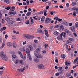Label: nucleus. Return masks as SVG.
I'll list each match as a JSON object with an SVG mask.
<instances>
[{"label":"nucleus","mask_w":78,"mask_h":78,"mask_svg":"<svg viewBox=\"0 0 78 78\" xmlns=\"http://www.w3.org/2000/svg\"><path fill=\"white\" fill-rule=\"evenodd\" d=\"M4 53L3 51H2L0 53V56L4 61H7L8 59V58L6 55H3Z\"/></svg>","instance_id":"obj_1"},{"label":"nucleus","mask_w":78,"mask_h":78,"mask_svg":"<svg viewBox=\"0 0 78 78\" xmlns=\"http://www.w3.org/2000/svg\"><path fill=\"white\" fill-rule=\"evenodd\" d=\"M23 37L27 39H32L34 38V36L28 34L24 35H23Z\"/></svg>","instance_id":"obj_2"},{"label":"nucleus","mask_w":78,"mask_h":78,"mask_svg":"<svg viewBox=\"0 0 78 78\" xmlns=\"http://www.w3.org/2000/svg\"><path fill=\"white\" fill-rule=\"evenodd\" d=\"M26 53L27 54L28 58L29 60L30 61H31L32 60V57H31V55H30V50L28 48H27L26 49Z\"/></svg>","instance_id":"obj_3"},{"label":"nucleus","mask_w":78,"mask_h":78,"mask_svg":"<svg viewBox=\"0 0 78 78\" xmlns=\"http://www.w3.org/2000/svg\"><path fill=\"white\" fill-rule=\"evenodd\" d=\"M72 10H74V11H77L76 12H73V15L74 16H76V13H77V14H78V7H73L72 8Z\"/></svg>","instance_id":"obj_4"},{"label":"nucleus","mask_w":78,"mask_h":78,"mask_svg":"<svg viewBox=\"0 0 78 78\" xmlns=\"http://www.w3.org/2000/svg\"><path fill=\"white\" fill-rule=\"evenodd\" d=\"M51 19L48 18H47L45 20V23L46 24H48L51 22Z\"/></svg>","instance_id":"obj_5"},{"label":"nucleus","mask_w":78,"mask_h":78,"mask_svg":"<svg viewBox=\"0 0 78 78\" xmlns=\"http://www.w3.org/2000/svg\"><path fill=\"white\" fill-rule=\"evenodd\" d=\"M63 34H64V33L62 32L60 34L59 36L57 38L58 40H62V39Z\"/></svg>","instance_id":"obj_6"},{"label":"nucleus","mask_w":78,"mask_h":78,"mask_svg":"<svg viewBox=\"0 0 78 78\" xmlns=\"http://www.w3.org/2000/svg\"><path fill=\"white\" fill-rule=\"evenodd\" d=\"M59 69H58V73L59 74H61L62 72H63V70H62V67H59Z\"/></svg>","instance_id":"obj_7"},{"label":"nucleus","mask_w":78,"mask_h":78,"mask_svg":"<svg viewBox=\"0 0 78 78\" xmlns=\"http://www.w3.org/2000/svg\"><path fill=\"white\" fill-rule=\"evenodd\" d=\"M14 22H15V21L14 20H9V26H12L13 25Z\"/></svg>","instance_id":"obj_8"},{"label":"nucleus","mask_w":78,"mask_h":78,"mask_svg":"<svg viewBox=\"0 0 78 78\" xmlns=\"http://www.w3.org/2000/svg\"><path fill=\"white\" fill-rule=\"evenodd\" d=\"M25 70V68L24 67L23 68H20L18 69V71L20 72H24V70Z\"/></svg>","instance_id":"obj_9"},{"label":"nucleus","mask_w":78,"mask_h":78,"mask_svg":"<svg viewBox=\"0 0 78 78\" xmlns=\"http://www.w3.org/2000/svg\"><path fill=\"white\" fill-rule=\"evenodd\" d=\"M38 68L39 69H44V66L42 64H41L39 65L38 66Z\"/></svg>","instance_id":"obj_10"},{"label":"nucleus","mask_w":78,"mask_h":78,"mask_svg":"<svg viewBox=\"0 0 78 78\" xmlns=\"http://www.w3.org/2000/svg\"><path fill=\"white\" fill-rule=\"evenodd\" d=\"M4 1L5 3H6V4H10V3H11L10 0H4Z\"/></svg>","instance_id":"obj_11"},{"label":"nucleus","mask_w":78,"mask_h":78,"mask_svg":"<svg viewBox=\"0 0 78 78\" xmlns=\"http://www.w3.org/2000/svg\"><path fill=\"white\" fill-rule=\"evenodd\" d=\"M44 31L45 32V36H46L47 37H48V30L47 29H45Z\"/></svg>","instance_id":"obj_12"},{"label":"nucleus","mask_w":78,"mask_h":78,"mask_svg":"<svg viewBox=\"0 0 78 78\" xmlns=\"http://www.w3.org/2000/svg\"><path fill=\"white\" fill-rule=\"evenodd\" d=\"M70 29L73 32H74V31H75V27L74 26H72L70 27Z\"/></svg>","instance_id":"obj_13"},{"label":"nucleus","mask_w":78,"mask_h":78,"mask_svg":"<svg viewBox=\"0 0 78 78\" xmlns=\"http://www.w3.org/2000/svg\"><path fill=\"white\" fill-rule=\"evenodd\" d=\"M6 29V27H4L0 29V31L1 32H2V31H3L4 30H5Z\"/></svg>","instance_id":"obj_14"},{"label":"nucleus","mask_w":78,"mask_h":78,"mask_svg":"<svg viewBox=\"0 0 78 78\" xmlns=\"http://www.w3.org/2000/svg\"><path fill=\"white\" fill-rule=\"evenodd\" d=\"M41 48H37L36 49V53H39V51H41Z\"/></svg>","instance_id":"obj_15"},{"label":"nucleus","mask_w":78,"mask_h":78,"mask_svg":"<svg viewBox=\"0 0 78 78\" xmlns=\"http://www.w3.org/2000/svg\"><path fill=\"white\" fill-rule=\"evenodd\" d=\"M30 20H30L31 23V25H33V24H34V21H33V19L31 17H30Z\"/></svg>","instance_id":"obj_16"},{"label":"nucleus","mask_w":78,"mask_h":78,"mask_svg":"<svg viewBox=\"0 0 78 78\" xmlns=\"http://www.w3.org/2000/svg\"><path fill=\"white\" fill-rule=\"evenodd\" d=\"M59 27L60 28V30H63L64 28V26L62 25H61Z\"/></svg>","instance_id":"obj_17"},{"label":"nucleus","mask_w":78,"mask_h":78,"mask_svg":"<svg viewBox=\"0 0 78 78\" xmlns=\"http://www.w3.org/2000/svg\"><path fill=\"white\" fill-rule=\"evenodd\" d=\"M70 63V62L69 61H66L65 62V65L66 66H69Z\"/></svg>","instance_id":"obj_18"},{"label":"nucleus","mask_w":78,"mask_h":78,"mask_svg":"<svg viewBox=\"0 0 78 78\" xmlns=\"http://www.w3.org/2000/svg\"><path fill=\"white\" fill-rule=\"evenodd\" d=\"M59 33L56 31H55L54 33H53V34L55 35V36H57V35H58L59 34Z\"/></svg>","instance_id":"obj_19"},{"label":"nucleus","mask_w":78,"mask_h":78,"mask_svg":"<svg viewBox=\"0 0 78 78\" xmlns=\"http://www.w3.org/2000/svg\"><path fill=\"white\" fill-rule=\"evenodd\" d=\"M7 46H8L9 47H11V46H12V43L10 42H8L7 43Z\"/></svg>","instance_id":"obj_20"},{"label":"nucleus","mask_w":78,"mask_h":78,"mask_svg":"<svg viewBox=\"0 0 78 78\" xmlns=\"http://www.w3.org/2000/svg\"><path fill=\"white\" fill-rule=\"evenodd\" d=\"M37 31L38 33H42V31L41 29H38L37 30Z\"/></svg>","instance_id":"obj_21"},{"label":"nucleus","mask_w":78,"mask_h":78,"mask_svg":"<svg viewBox=\"0 0 78 78\" xmlns=\"http://www.w3.org/2000/svg\"><path fill=\"white\" fill-rule=\"evenodd\" d=\"M28 48H29L30 51H33V46L31 45L28 46Z\"/></svg>","instance_id":"obj_22"},{"label":"nucleus","mask_w":78,"mask_h":78,"mask_svg":"<svg viewBox=\"0 0 78 78\" xmlns=\"http://www.w3.org/2000/svg\"><path fill=\"white\" fill-rule=\"evenodd\" d=\"M13 47L15 48H16V47H17V44H16L15 41H14L13 42Z\"/></svg>","instance_id":"obj_23"},{"label":"nucleus","mask_w":78,"mask_h":78,"mask_svg":"<svg viewBox=\"0 0 78 78\" xmlns=\"http://www.w3.org/2000/svg\"><path fill=\"white\" fill-rule=\"evenodd\" d=\"M65 32L68 33V34H70V31L69 30H67V29H66L65 30Z\"/></svg>","instance_id":"obj_24"},{"label":"nucleus","mask_w":78,"mask_h":78,"mask_svg":"<svg viewBox=\"0 0 78 78\" xmlns=\"http://www.w3.org/2000/svg\"><path fill=\"white\" fill-rule=\"evenodd\" d=\"M15 8L14 6H12V9H11L10 11L11 12H12V11H14Z\"/></svg>","instance_id":"obj_25"},{"label":"nucleus","mask_w":78,"mask_h":78,"mask_svg":"<svg viewBox=\"0 0 78 78\" xmlns=\"http://www.w3.org/2000/svg\"><path fill=\"white\" fill-rule=\"evenodd\" d=\"M31 14V12H29L27 13L26 15L27 16H30Z\"/></svg>","instance_id":"obj_26"},{"label":"nucleus","mask_w":78,"mask_h":78,"mask_svg":"<svg viewBox=\"0 0 78 78\" xmlns=\"http://www.w3.org/2000/svg\"><path fill=\"white\" fill-rule=\"evenodd\" d=\"M16 57V55H12V59H14V58Z\"/></svg>","instance_id":"obj_27"},{"label":"nucleus","mask_w":78,"mask_h":78,"mask_svg":"<svg viewBox=\"0 0 78 78\" xmlns=\"http://www.w3.org/2000/svg\"><path fill=\"white\" fill-rule=\"evenodd\" d=\"M5 9H6L7 10H9L10 9H11V7L9 6L8 7H5Z\"/></svg>","instance_id":"obj_28"},{"label":"nucleus","mask_w":78,"mask_h":78,"mask_svg":"<svg viewBox=\"0 0 78 78\" xmlns=\"http://www.w3.org/2000/svg\"><path fill=\"white\" fill-rule=\"evenodd\" d=\"M21 58H23V59L24 60L25 59H26V56H23V55H22L21 56Z\"/></svg>","instance_id":"obj_29"},{"label":"nucleus","mask_w":78,"mask_h":78,"mask_svg":"<svg viewBox=\"0 0 78 78\" xmlns=\"http://www.w3.org/2000/svg\"><path fill=\"white\" fill-rule=\"evenodd\" d=\"M64 25L66 26H69V23L67 22H65Z\"/></svg>","instance_id":"obj_30"},{"label":"nucleus","mask_w":78,"mask_h":78,"mask_svg":"<svg viewBox=\"0 0 78 78\" xmlns=\"http://www.w3.org/2000/svg\"><path fill=\"white\" fill-rule=\"evenodd\" d=\"M75 27L76 28H78V22H77L75 25Z\"/></svg>","instance_id":"obj_31"},{"label":"nucleus","mask_w":78,"mask_h":78,"mask_svg":"<svg viewBox=\"0 0 78 78\" xmlns=\"http://www.w3.org/2000/svg\"><path fill=\"white\" fill-rule=\"evenodd\" d=\"M65 56H66L65 55L62 54L61 56V58H63V59H64L65 58Z\"/></svg>","instance_id":"obj_32"},{"label":"nucleus","mask_w":78,"mask_h":78,"mask_svg":"<svg viewBox=\"0 0 78 78\" xmlns=\"http://www.w3.org/2000/svg\"><path fill=\"white\" fill-rule=\"evenodd\" d=\"M16 14V12L15 11L10 12V14H13V15H15Z\"/></svg>","instance_id":"obj_33"},{"label":"nucleus","mask_w":78,"mask_h":78,"mask_svg":"<svg viewBox=\"0 0 78 78\" xmlns=\"http://www.w3.org/2000/svg\"><path fill=\"white\" fill-rule=\"evenodd\" d=\"M44 56L42 55H38V58H42Z\"/></svg>","instance_id":"obj_34"},{"label":"nucleus","mask_w":78,"mask_h":78,"mask_svg":"<svg viewBox=\"0 0 78 78\" xmlns=\"http://www.w3.org/2000/svg\"><path fill=\"white\" fill-rule=\"evenodd\" d=\"M76 5V2H73L72 3L71 5L72 6H75Z\"/></svg>","instance_id":"obj_35"},{"label":"nucleus","mask_w":78,"mask_h":78,"mask_svg":"<svg viewBox=\"0 0 78 78\" xmlns=\"http://www.w3.org/2000/svg\"><path fill=\"white\" fill-rule=\"evenodd\" d=\"M20 62L21 64H23V61L22 60H20Z\"/></svg>","instance_id":"obj_36"},{"label":"nucleus","mask_w":78,"mask_h":78,"mask_svg":"<svg viewBox=\"0 0 78 78\" xmlns=\"http://www.w3.org/2000/svg\"><path fill=\"white\" fill-rule=\"evenodd\" d=\"M5 20H6V21H8V20H9L10 19H9V18L8 17H6L5 18Z\"/></svg>","instance_id":"obj_37"},{"label":"nucleus","mask_w":78,"mask_h":78,"mask_svg":"<svg viewBox=\"0 0 78 78\" xmlns=\"http://www.w3.org/2000/svg\"><path fill=\"white\" fill-rule=\"evenodd\" d=\"M59 19V18L58 17H55L54 18V20H58V19Z\"/></svg>","instance_id":"obj_38"},{"label":"nucleus","mask_w":78,"mask_h":78,"mask_svg":"<svg viewBox=\"0 0 78 78\" xmlns=\"http://www.w3.org/2000/svg\"><path fill=\"white\" fill-rule=\"evenodd\" d=\"M45 46V50H46L47 48V47H48V44H45L44 45Z\"/></svg>","instance_id":"obj_39"},{"label":"nucleus","mask_w":78,"mask_h":78,"mask_svg":"<svg viewBox=\"0 0 78 78\" xmlns=\"http://www.w3.org/2000/svg\"><path fill=\"white\" fill-rule=\"evenodd\" d=\"M66 44H68V43H71V41L69 40H68L66 41Z\"/></svg>","instance_id":"obj_40"},{"label":"nucleus","mask_w":78,"mask_h":78,"mask_svg":"<svg viewBox=\"0 0 78 78\" xmlns=\"http://www.w3.org/2000/svg\"><path fill=\"white\" fill-rule=\"evenodd\" d=\"M60 26L59 25H57L54 27V28H59V27Z\"/></svg>","instance_id":"obj_41"},{"label":"nucleus","mask_w":78,"mask_h":78,"mask_svg":"<svg viewBox=\"0 0 78 78\" xmlns=\"http://www.w3.org/2000/svg\"><path fill=\"white\" fill-rule=\"evenodd\" d=\"M21 51H25V48H23L21 49Z\"/></svg>","instance_id":"obj_42"},{"label":"nucleus","mask_w":78,"mask_h":78,"mask_svg":"<svg viewBox=\"0 0 78 78\" xmlns=\"http://www.w3.org/2000/svg\"><path fill=\"white\" fill-rule=\"evenodd\" d=\"M26 24H30V23H29V20H28L27 21H26L25 22Z\"/></svg>","instance_id":"obj_43"},{"label":"nucleus","mask_w":78,"mask_h":78,"mask_svg":"<svg viewBox=\"0 0 78 78\" xmlns=\"http://www.w3.org/2000/svg\"><path fill=\"white\" fill-rule=\"evenodd\" d=\"M18 53L19 55H20V56H22V54L21 51H18Z\"/></svg>","instance_id":"obj_44"},{"label":"nucleus","mask_w":78,"mask_h":78,"mask_svg":"<svg viewBox=\"0 0 78 78\" xmlns=\"http://www.w3.org/2000/svg\"><path fill=\"white\" fill-rule=\"evenodd\" d=\"M12 39H16V36H13L12 37Z\"/></svg>","instance_id":"obj_45"},{"label":"nucleus","mask_w":78,"mask_h":78,"mask_svg":"<svg viewBox=\"0 0 78 78\" xmlns=\"http://www.w3.org/2000/svg\"><path fill=\"white\" fill-rule=\"evenodd\" d=\"M35 62H39V59L38 58H35L34 59Z\"/></svg>","instance_id":"obj_46"},{"label":"nucleus","mask_w":78,"mask_h":78,"mask_svg":"<svg viewBox=\"0 0 78 78\" xmlns=\"http://www.w3.org/2000/svg\"><path fill=\"white\" fill-rule=\"evenodd\" d=\"M78 57H76V58L75 60L74 61V62H76V61H77V60H78Z\"/></svg>","instance_id":"obj_47"},{"label":"nucleus","mask_w":78,"mask_h":78,"mask_svg":"<svg viewBox=\"0 0 78 78\" xmlns=\"http://www.w3.org/2000/svg\"><path fill=\"white\" fill-rule=\"evenodd\" d=\"M33 45V47H36V44H34Z\"/></svg>","instance_id":"obj_48"},{"label":"nucleus","mask_w":78,"mask_h":78,"mask_svg":"<svg viewBox=\"0 0 78 78\" xmlns=\"http://www.w3.org/2000/svg\"><path fill=\"white\" fill-rule=\"evenodd\" d=\"M66 75L68 77H69L70 76V73L66 74Z\"/></svg>","instance_id":"obj_49"},{"label":"nucleus","mask_w":78,"mask_h":78,"mask_svg":"<svg viewBox=\"0 0 78 78\" xmlns=\"http://www.w3.org/2000/svg\"><path fill=\"white\" fill-rule=\"evenodd\" d=\"M16 20L18 21H20V19L19 18H16Z\"/></svg>","instance_id":"obj_50"},{"label":"nucleus","mask_w":78,"mask_h":78,"mask_svg":"<svg viewBox=\"0 0 78 78\" xmlns=\"http://www.w3.org/2000/svg\"><path fill=\"white\" fill-rule=\"evenodd\" d=\"M68 39H69V40H70L71 41H73V38H69Z\"/></svg>","instance_id":"obj_51"},{"label":"nucleus","mask_w":78,"mask_h":78,"mask_svg":"<svg viewBox=\"0 0 78 78\" xmlns=\"http://www.w3.org/2000/svg\"><path fill=\"white\" fill-rule=\"evenodd\" d=\"M42 53H43V54H45L46 53V51L45 50L43 51Z\"/></svg>","instance_id":"obj_52"},{"label":"nucleus","mask_w":78,"mask_h":78,"mask_svg":"<svg viewBox=\"0 0 78 78\" xmlns=\"http://www.w3.org/2000/svg\"><path fill=\"white\" fill-rule=\"evenodd\" d=\"M55 12H54L53 11H52L50 12V14H51V15H53V13H55Z\"/></svg>","instance_id":"obj_53"},{"label":"nucleus","mask_w":78,"mask_h":78,"mask_svg":"<svg viewBox=\"0 0 78 78\" xmlns=\"http://www.w3.org/2000/svg\"><path fill=\"white\" fill-rule=\"evenodd\" d=\"M26 3H27V5H29V1L28 0H27L26 1Z\"/></svg>","instance_id":"obj_54"},{"label":"nucleus","mask_w":78,"mask_h":78,"mask_svg":"<svg viewBox=\"0 0 78 78\" xmlns=\"http://www.w3.org/2000/svg\"><path fill=\"white\" fill-rule=\"evenodd\" d=\"M65 23V22L63 21H61V23L62 24H63V25H64V23Z\"/></svg>","instance_id":"obj_55"},{"label":"nucleus","mask_w":78,"mask_h":78,"mask_svg":"<svg viewBox=\"0 0 78 78\" xmlns=\"http://www.w3.org/2000/svg\"><path fill=\"white\" fill-rule=\"evenodd\" d=\"M55 75H56V76H58L59 75V73H57Z\"/></svg>","instance_id":"obj_56"},{"label":"nucleus","mask_w":78,"mask_h":78,"mask_svg":"<svg viewBox=\"0 0 78 78\" xmlns=\"http://www.w3.org/2000/svg\"><path fill=\"white\" fill-rule=\"evenodd\" d=\"M35 56H36V57H37V58H39V55L38 56L37 55V54L35 53Z\"/></svg>","instance_id":"obj_57"},{"label":"nucleus","mask_w":78,"mask_h":78,"mask_svg":"<svg viewBox=\"0 0 78 78\" xmlns=\"http://www.w3.org/2000/svg\"><path fill=\"white\" fill-rule=\"evenodd\" d=\"M34 42L35 43H37V42H38V40H34Z\"/></svg>","instance_id":"obj_58"},{"label":"nucleus","mask_w":78,"mask_h":78,"mask_svg":"<svg viewBox=\"0 0 78 78\" xmlns=\"http://www.w3.org/2000/svg\"><path fill=\"white\" fill-rule=\"evenodd\" d=\"M78 66V65H76L74 66H73V68L74 69H75V68H76V67H77V66Z\"/></svg>","instance_id":"obj_59"},{"label":"nucleus","mask_w":78,"mask_h":78,"mask_svg":"<svg viewBox=\"0 0 78 78\" xmlns=\"http://www.w3.org/2000/svg\"><path fill=\"white\" fill-rule=\"evenodd\" d=\"M74 77H76V76H77V74L76 73H74Z\"/></svg>","instance_id":"obj_60"},{"label":"nucleus","mask_w":78,"mask_h":78,"mask_svg":"<svg viewBox=\"0 0 78 78\" xmlns=\"http://www.w3.org/2000/svg\"><path fill=\"white\" fill-rule=\"evenodd\" d=\"M3 73V71H0V75H2V74Z\"/></svg>","instance_id":"obj_61"},{"label":"nucleus","mask_w":78,"mask_h":78,"mask_svg":"<svg viewBox=\"0 0 78 78\" xmlns=\"http://www.w3.org/2000/svg\"><path fill=\"white\" fill-rule=\"evenodd\" d=\"M73 34H74V36H75V37H76L77 36V34L76 33H74Z\"/></svg>","instance_id":"obj_62"},{"label":"nucleus","mask_w":78,"mask_h":78,"mask_svg":"<svg viewBox=\"0 0 78 78\" xmlns=\"http://www.w3.org/2000/svg\"><path fill=\"white\" fill-rule=\"evenodd\" d=\"M66 6L67 7H69V3H67L66 4Z\"/></svg>","instance_id":"obj_63"},{"label":"nucleus","mask_w":78,"mask_h":78,"mask_svg":"<svg viewBox=\"0 0 78 78\" xmlns=\"http://www.w3.org/2000/svg\"><path fill=\"white\" fill-rule=\"evenodd\" d=\"M44 20V18L42 17L41 18V21L43 22Z\"/></svg>","instance_id":"obj_64"}]
</instances>
